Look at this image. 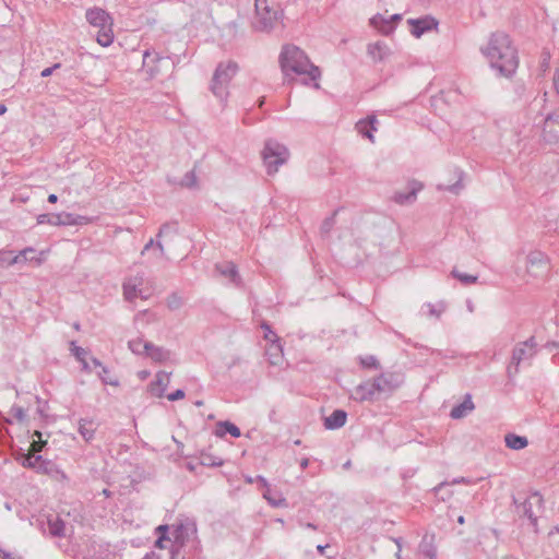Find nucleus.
Here are the masks:
<instances>
[{
    "label": "nucleus",
    "mask_w": 559,
    "mask_h": 559,
    "mask_svg": "<svg viewBox=\"0 0 559 559\" xmlns=\"http://www.w3.org/2000/svg\"><path fill=\"white\" fill-rule=\"evenodd\" d=\"M61 68V63L57 62L55 64H52L51 67L49 68H46L44 69L41 72H40V76L41 78H48L57 69H60Z\"/></svg>",
    "instance_id": "obj_53"
},
{
    "label": "nucleus",
    "mask_w": 559,
    "mask_h": 559,
    "mask_svg": "<svg viewBox=\"0 0 559 559\" xmlns=\"http://www.w3.org/2000/svg\"><path fill=\"white\" fill-rule=\"evenodd\" d=\"M421 189V185L418 187H412L408 192H396L394 195V201L399 204H407L412 203L416 200V193Z\"/></svg>",
    "instance_id": "obj_31"
},
{
    "label": "nucleus",
    "mask_w": 559,
    "mask_h": 559,
    "mask_svg": "<svg viewBox=\"0 0 559 559\" xmlns=\"http://www.w3.org/2000/svg\"><path fill=\"white\" fill-rule=\"evenodd\" d=\"M70 345L72 355L76 358L78 361H83V359L86 358L88 352L85 348L78 346L74 341H72Z\"/></svg>",
    "instance_id": "obj_43"
},
{
    "label": "nucleus",
    "mask_w": 559,
    "mask_h": 559,
    "mask_svg": "<svg viewBox=\"0 0 559 559\" xmlns=\"http://www.w3.org/2000/svg\"><path fill=\"white\" fill-rule=\"evenodd\" d=\"M379 383H376L373 379H369L356 385L352 391L349 399L358 402H374L379 400Z\"/></svg>",
    "instance_id": "obj_10"
},
{
    "label": "nucleus",
    "mask_w": 559,
    "mask_h": 559,
    "mask_svg": "<svg viewBox=\"0 0 559 559\" xmlns=\"http://www.w3.org/2000/svg\"><path fill=\"white\" fill-rule=\"evenodd\" d=\"M185 397V391L182 389H177L176 391L169 393L167 399L171 402L179 401Z\"/></svg>",
    "instance_id": "obj_51"
},
{
    "label": "nucleus",
    "mask_w": 559,
    "mask_h": 559,
    "mask_svg": "<svg viewBox=\"0 0 559 559\" xmlns=\"http://www.w3.org/2000/svg\"><path fill=\"white\" fill-rule=\"evenodd\" d=\"M536 347L537 343L535 341L534 336H531L525 342L519 343L513 352H512V360L511 364L508 366V376L511 378L513 374L518 373L519 371V365L526 360L532 358L536 354Z\"/></svg>",
    "instance_id": "obj_9"
},
{
    "label": "nucleus",
    "mask_w": 559,
    "mask_h": 559,
    "mask_svg": "<svg viewBox=\"0 0 559 559\" xmlns=\"http://www.w3.org/2000/svg\"><path fill=\"white\" fill-rule=\"evenodd\" d=\"M255 20L253 27L258 32H270L274 28L282 12L271 8L266 0H255Z\"/></svg>",
    "instance_id": "obj_7"
},
{
    "label": "nucleus",
    "mask_w": 559,
    "mask_h": 559,
    "mask_svg": "<svg viewBox=\"0 0 559 559\" xmlns=\"http://www.w3.org/2000/svg\"><path fill=\"white\" fill-rule=\"evenodd\" d=\"M527 271L531 272L534 276L538 275L537 271H543L547 269V255L538 250L531 251L526 257Z\"/></svg>",
    "instance_id": "obj_15"
},
{
    "label": "nucleus",
    "mask_w": 559,
    "mask_h": 559,
    "mask_svg": "<svg viewBox=\"0 0 559 559\" xmlns=\"http://www.w3.org/2000/svg\"><path fill=\"white\" fill-rule=\"evenodd\" d=\"M506 445L512 450H522L527 447L528 440L526 437L515 433H507L504 437Z\"/></svg>",
    "instance_id": "obj_29"
},
{
    "label": "nucleus",
    "mask_w": 559,
    "mask_h": 559,
    "mask_svg": "<svg viewBox=\"0 0 559 559\" xmlns=\"http://www.w3.org/2000/svg\"><path fill=\"white\" fill-rule=\"evenodd\" d=\"M347 420V413L343 409H335L332 414L324 418V428L335 430L343 427Z\"/></svg>",
    "instance_id": "obj_20"
},
{
    "label": "nucleus",
    "mask_w": 559,
    "mask_h": 559,
    "mask_svg": "<svg viewBox=\"0 0 559 559\" xmlns=\"http://www.w3.org/2000/svg\"><path fill=\"white\" fill-rule=\"evenodd\" d=\"M11 415L20 423L24 421L26 414L23 407L13 405L10 411Z\"/></svg>",
    "instance_id": "obj_47"
},
{
    "label": "nucleus",
    "mask_w": 559,
    "mask_h": 559,
    "mask_svg": "<svg viewBox=\"0 0 559 559\" xmlns=\"http://www.w3.org/2000/svg\"><path fill=\"white\" fill-rule=\"evenodd\" d=\"M216 269L222 275L229 277L234 284H240L238 269L236 264H234L233 262H227L226 264L223 265H216Z\"/></svg>",
    "instance_id": "obj_27"
},
{
    "label": "nucleus",
    "mask_w": 559,
    "mask_h": 559,
    "mask_svg": "<svg viewBox=\"0 0 559 559\" xmlns=\"http://www.w3.org/2000/svg\"><path fill=\"white\" fill-rule=\"evenodd\" d=\"M35 250L31 247L21 250L17 254L13 251H0V263L8 266L17 264L20 262H26L27 253H34Z\"/></svg>",
    "instance_id": "obj_16"
},
{
    "label": "nucleus",
    "mask_w": 559,
    "mask_h": 559,
    "mask_svg": "<svg viewBox=\"0 0 559 559\" xmlns=\"http://www.w3.org/2000/svg\"><path fill=\"white\" fill-rule=\"evenodd\" d=\"M47 525H48L49 535L51 537H64L66 536V523L60 516L49 515L47 518Z\"/></svg>",
    "instance_id": "obj_22"
},
{
    "label": "nucleus",
    "mask_w": 559,
    "mask_h": 559,
    "mask_svg": "<svg viewBox=\"0 0 559 559\" xmlns=\"http://www.w3.org/2000/svg\"><path fill=\"white\" fill-rule=\"evenodd\" d=\"M47 444V441H44L41 439L34 440L31 444V452L33 453H39L43 451L44 447Z\"/></svg>",
    "instance_id": "obj_49"
},
{
    "label": "nucleus",
    "mask_w": 559,
    "mask_h": 559,
    "mask_svg": "<svg viewBox=\"0 0 559 559\" xmlns=\"http://www.w3.org/2000/svg\"><path fill=\"white\" fill-rule=\"evenodd\" d=\"M36 473L44 474V475H53L58 474L62 479L67 478V475L63 471L59 469L58 466L49 460H45L41 462L37 467L35 468Z\"/></svg>",
    "instance_id": "obj_28"
},
{
    "label": "nucleus",
    "mask_w": 559,
    "mask_h": 559,
    "mask_svg": "<svg viewBox=\"0 0 559 559\" xmlns=\"http://www.w3.org/2000/svg\"><path fill=\"white\" fill-rule=\"evenodd\" d=\"M549 60H550V53L549 52H543L542 67L545 68V69L548 68Z\"/></svg>",
    "instance_id": "obj_58"
},
{
    "label": "nucleus",
    "mask_w": 559,
    "mask_h": 559,
    "mask_svg": "<svg viewBox=\"0 0 559 559\" xmlns=\"http://www.w3.org/2000/svg\"><path fill=\"white\" fill-rule=\"evenodd\" d=\"M425 307L428 308V314L437 319H439L441 314L445 311V304L442 301L438 302L437 305L428 302L425 305Z\"/></svg>",
    "instance_id": "obj_37"
},
{
    "label": "nucleus",
    "mask_w": 559,
    "mask_h": 559,
    "mask_svg": "<svg viewBox=\"0 0 559 559\" xmlns=\"http://www.w3.org/2000/svg\"><path fill=\"white\" fill-rule=\"evenodd\" d=\"M86 21L93 26L98 28L96 33L97 43L107 47L114 41L112 19L100 8L88 9L85 13Z\"/></svg>",
    "instance_id": "obj_3"
},
{
    "label": "nucleus",
    "mask_w": 559,
    "mask_h": 559,
    "mask_svg": "<svg viewBox=\"0 0 559 559\" xmlns=\"http://www.w3.org/2000/svg\"><path fill=\"white\" fill-rule=\"evenodd\" d=\"M145 355L156 362H164L170 358V350L160 346H156L151 342L143 345Z\"/></svg>",
    "instance_id": "obj_17"
},
{
    "label": "nucleus",
    "mask_w": 559,
    "mask_h": 559,
    "mask_svg": "<svg viewBox=\"0 0 559 559\" xmlns=\"http://www.w3.org/2000/svg\"><path fill=\"white\" fill-rule=\"evenodd\" d=\"M156 532H157L158 535L168 536L169 526L166 525V524H162V525L156 527Z\"/></svg>",
    "instance_id": "obj_57"
},
{
    "label": "nucleus",
    "mask_w": 559,
    "mask_h": 559,
    "mask_svg": "<svg viewBox=\"0 0 559 559\" xmlns=\"http://www.w3.org/2000/svg\"><path fill=\"white\" fill-rule=\"evenodd\" d=\"M78 430L86 442H91L95 437L96 426L92 419L81 418Z\"/></svg>",
    "instance_id": "obj_25"
},
{
    "label": "nucleus",
    "mask_w": 559,
    "mask_h": 559,
    "mask_svg": "<svg viewBox=\"0 0 559 559\" xmlns=\"http://www.w3.org/2000/svg\"><path fill=\"white\" fill-rule=\"evenodd\" d=\"M483 52L488 58L491 68L497 70L499 75L511 78L515 73L519 67V56L508 34L503 32L493 33Z\"/></svg>",
    "instance_id": "obj_1"
},
{
    "label": "nucleus",
    "mask_w": 559,
    "mask_h": 559,
    "mask_svg": "<svg viewBox=\"0 0 559 559\" xmlns=\"http://www.w3.org/2000/svg\"><path fill=\"white\" fill-rule=\"evenodd\" d=\"M263 498L273 507H280L285 502V499L280 495V492L271 487L263 490Z\"/></svg>",
    "instance_id": "obj_32"
},
{
    "label": "nucleus",
    "mask_w": 559,
    "mask_h": 559,
    "mask_svg": "<svg viewBox=\"0 0 559 559\" xmlns=\"http://www.w3.org/2000/svg\"><path fill=\"white\" fill-rule=\"evenodd\" d=\"M546 348H548L549 350H552V349H558V352L552 356V361L554 364H559V342H548L546 345H545Z\"/></svg>",
    "instance_id": "obj_50"
},
{
    "label": "nucleus",
    "mask_w": 559,
    "mask_h": 559,
    "mask_svg": "<svg viewBox=\"0 0 559 559\" xmlns=\"http://www.w3.org/2000/svg\"><path fill=\"white\" fill-rule=\"evenodd\" d=\"M197 182L198 180L194 170H190L186 173V175L179 181V185L186 188H194L197 186Z\"/></svg>",
    "instance_id": "obj_41"
},
{
    "label": "nucleus",
    "mask_w": 559,
    "mask_h": 559,
    "mask_svg": "<svg viewBox=\"0 0 559 559\" xmlns=\"http://www.w3.org/2000/svg\"><path fill=\"white\" fill-rule=\"evenodd\" d=\"M338 210H335L331 216L326 217L321 224V233L329 234L335 224V217Z\"/></svg>",
    "instance_id": "obj_44"
},
{
    "label": "nucleus",
    "mask_w": 559,
    "mask_h": 559,
    "mask_svg": "<svg viewBox=\"0 0 559 559\" xmlns=\"http://www.w3.org/2000/svg\"><path fill=\"white\" fill-rule=\"evenodd\" d=\"M359 362L362 368H367V369L380 368V364H379L378 359L372 355L360 357Z\"/></svg>",
    "instance_id": "obj_40"
},
{
    "label": "nucleus",
    "mask_w": 559,
    "mask_h": 559,
    "mask_svg": "<svg viewBox=\"0 0 559 559\" xmlns=\"http://www.w3.org/2000/svg\"><path fill=\"white\" fill-rule=\"evenodd\" d=\"M15 460L25 468L34 469L37 467L36 464L33 463V453H25L23 449H20L19 455Z\"/></svg>",
    "instance_id": "obj_33"
},
{
    "label": "nucleus",
    "mask_w": 559,
    "mask_h": 559,
    "mask_svg": "<svg viewBox=\"0 0 559 559\" xmlns=\"http://www.w3.org/2000/svg\"><path fill=\"white\" fill-rule=\"evenodd\" d=\"M38 225L49 224L51 226H78L86 225L90 218L68 212L39 214L36 218Z\"/></svg>",
    "instance_id": "obj_8"
},
{
    "label": "nucleus",
    "mask_w": 559,
    "mask_h": 559,
    "mask_svg": "<svg viewBox=\"0 0 559 559\" xmlns=\"http://www.w3.org/2000/svg\"><path fill=\"white\" fill-rule=\"evenodd\" d=\"M370 24L378 28L382 34L384 35H388L390 34L393 29H394V26L391 24V21H389L388 19H385L383 15H381L380 13L373 15L371 19H370Z\"/></svg>",
    "instance_id": "obj_30"
},
{
    "label": "nucleus",
    "mask_w": 559,
    "mask_h": 559,
    "mask_svg": "<svg viewBox=\"0 0 559 559\" xmlns=\"http://www.w3.org/2000/svg\"><path fill=\"white\" fill-rule=\"evenodd\" d=\"M309 463H310V461H309V459H308V457H304V459H301V461H300V467H301V469H302V471H304V469H306V468L309 466Z\"/></svg>",
    "instance_id": "obj_63"
},
{
    "label": "nucleus",
    "mask_w": 559,
    "mask_h": 559,
    "mask_svg": "<svg viewBox=\"0 0 559 559\" xmlns=\"http://www.w3.org/2000/svg\"><path fill=\"white\" fill-rule=\"evenodd\" d=\"M123 295H124V298L129 301H132L133 299H135L138 296H141V290L138 292L136 289V286L135 285H131L130 283H124L123 284Z\"/></svg>",
    "instance_id": "obj_39"
},
{
    "label": "nucleus",
    "mask_w": 559,
    "mask_h": 559,
    "mask_svg": "<svg viewBox=\"0 0 559 559\" xmlns=\"http://www.w3.org/2000/svg\"><path fill=\"white\" fill-rule=\"evenodd\" d=\"M144 343L145 342L142 338L138 337L135 340L129 341L128 346L132 353L140 355L143 353L145 354V352L143 349Z\"/></svg>",
    "instance_id": "obj_45"
},
{
    "label": "nucleus",
    "mask_w": 559,
    "mask_h": 559,
    "mask_svg": "<svg viewBox=\"0 0 559 559\" xmlns=\"http://www.w3.org/2000/svg\"><path fill=\"white\" fill-rule=\"evenodd\" d=\"M177 233V223H165L160 226L159 231L156 236V238H160L164 235H167L168 233Z\"/></svg>",
    "instance_id": "obj_48"
},
{
    "label": "nucleus",
    "mask_w": 559,
    "mask_h": 559,
    "mask_svg": "<svg viewBox=\"0 0 559 559\" xmlns=\"http://www.w3.org/2000/svg\"><path fill=\"white\" fill-rule=\"evenodd\" d=\"M378 123V120L376 116H369L366 119L359 120L356 124L358 132L369 139L371 142H374L373 139V131L377 130L376 124Z\"/></svg>",
    "instance_id": "obj_21"
},
{
    "label": "nucleus",
    "mask_w": 559,
    "mask_h": 559,
    "mask_svg": "<svg viewBox=\"0 0 559 559\" xmlns=\"http://www.w3.org/2000/svg\"><path fill=\"white\" fill-rule=\"evenodd\" d=\"M81 365H82V371L84 372H92V368L90 367V364L88 361L85 359H83V361H80Z\"/></svg>",
    "instance_id": "obj_60"
},
{
    "label": "nucleus",
    "mask_w": 559,
    "mask_h": 559,
    "mask_svg": "<svg viewBox=\"0 0 559 559\" xmlns=\"http://www.w3.org/2000/svg\"><path fill=\"white\" fill-rule=\"evenodd\" d=\"M238 71V64L234 61L221 62L213 74L211 91L221 102L228 97V85Z\"/></svg>",
    "instance_id": "obj_4"
},
{
    "label": "nucleus",
    "mask_w": 559,
    "mask_h": 559,
    "mask_svg": "<svg viewBox=\"0 0 559 559\" xmlns=\"http://www.w3.org/2000/svg\"><path fill=\"white\" fill-rule=\"evenodd\" d=\"M373 380L379 383L380 395L391 394L403 384L404 376L401 372H382Z\"/></svg>",
    "instance_id": "obj_11"
},
{
    "label": "nucleus",
    "mask_w": 559,
    "mask_h": 559,
    "mask_svg": "<svg viewBox=\"0 0 559 559\" xmlns=\"http://www.w3.org/2000/svg\"><path fill=\"white\" fill-rule=\"evenodd\" d=\"M389 21H391V24L395 27V24L402 20V15L401 14H393L390 16V19H388Z\"/></svg>",
    "instance_id": "obj_59"
},
{
    "label": "nucleus",
    "mask_w": 559,
    "mask_h": 559,
    "mask_svg": "<svg viewBox=\"0 0 559 559\" xmlns=\"http://www.w3.org/2000/svg\"><path fill=\"white\" fill-rule=\"evenodd\" d=\"M167 540H169V536L158 535L157 539L155 540V547L164 548V542Z\"/></svg>",
    "instance_id": "obj_56"
},
{
    "label": "nucleus",
    "mask_w": 559,
    "mask_h": 559,
    "mask_svg": "<svg viewBox=\"0 0 559 559\" xmlns=\"http://www.w3.org/2000/svg\"><path fill=\"white\" fill-rule=\"evenodd\" d=\"M367 52L373 61H382L390 53V49L384 43L377 41L368 45Z\"/></svg>",
    "instance_id": "obj_23"
},
{
    "label": "nucleus",
    "mask_w": 559,
    "mask_h": 559,
    "mask_svg": "<svg viewBox=\"0 0 559 559\" xmlns=\"http://www.w3.org/2000/svg\"><path fill=\"white\" fill-rule=\"evenodd\" d=\"M261 329L264 331V340L267 341L269 343H272V348H275L277 350L278 356L283 350L281 338L272 330L271 325L267 322L263 321L261 323Z\"/></svg>",
    "instance_id": "obj_26"
},
{
    "label": "nucleus",
    "mask_w": 559,
    "mask_h": 559,
    "mask_svg": "<svg viewBox=\"0 0 559 559\" xmlns=\"http://www.w3.org/2000/svg\"><path fill=\"white\" fill-rule=\"evenodd\" d=\"M171 559H183V557L180 556L179 549H171Z\"/></svg>",
    "instance_id": "obj_62"
},
{
    "label": "nucleus",
    "mask_w": 559,
    "mask_h": 559,
    "mask_svg": "<svg viewBox=\"0 0 559 559\" xmlns=\"http://www.w3.org/2000/svg\"><path fill=\"white\" fill-rule=\"evenodd\" d=\"M200 463L203 466H209V467L222 466L224 464L222 459L214 456L213 454L206 453V452L201 453Z\"/></svg>",
    "instance_id": "obj_34"
},
{
    "label": "nucleus",
    "mask_w": 559,
    "mask_h": 559,
    "mask_svg": "<svg viewBox=\"0 0 559 559\" xmlns=\"http://www.w3.org/2000/svg\"><path fill=\"white\" fill-rule=\"evenodd\" d=\"M418 554L426 557L427 559H433L438 557L435 533H426L423 536L418 545Z\"/></svg>",
    "instance_id": "obj_14"
},
{
    "label": "nucleus",
    "mask_w": 559,
    "mask_h": 559,
    "mask_svg": "<svg viewBox=\"0 0 559 559\" xmlns=\"http://www.w3.org/2000/svg\"><path fill=\"white\" fill-rule=\"evenodd\" d=\"M170 383V372L158 371L155 376V380L148 385V392L151 395L156 397L164 396L167 386Z\"/></svg>",
    "instance_id": "obj_13"
},
{
    "label": "nucleus",
    "mask_w": 559,
    "mask_h": 559,
    "mask_svg": "<svg viewBox=\"0 0 559 559\" xmlns=\"http://www.w3.org/2000/svg\"><path fill=\"white\" fill-rule=\"evenodd\" d=\"M182 306V299L176 293L171 294L167 298V307L170 310H178Z\"/></svg>",
    "instance_id": "obj_46"
},
{
    "label": "nucleus",
    "mask_w": 559,
    "mask_h": 559,
    "mask_svg": "<svg viewBox=\"0 0 559 559\" xmlns=\"http://www.w3.org/2000/svg\"><path fill=\"white\" fill-rule=\"evenodd\" d=\"M164 60V58L155 50H145L143 53V67L146 68V72L151 78L156 76L158 69L156 63Z\"/></svg>",
    "instance_id": "obj_19"
},
{
    "label": "nucleus",
    "mask_w": 559,
    "mask_h": 559,
    "mask_svg": "<svg viewBox=\"0 0 559 559\" xmlns=\"http://www.w3.org/2000/svg\"><path fill=\"white\" fill-rule=\"evenodd\" d=\"M45 459L40 454H33V463L39 465Z\"/></svg>",
    "instance_id": "obj_61"
},
{
    "label": "nucleus",
    "mask_w": 559,
    "mask_h": 559,
    "mask_svg": "<svg viewBox=\"0 0 559 559\" xmlns=\"http://www.w3.org/2000/svg\"><path fill=\"white\" fill-rule=\"evenodd\" d=\"M301 526L306 527V528H310V530H318V526L314 524V523H311V522H308V523H301L300 524Z\"/></svg>",
    "instance_id": "obj_64"
},
{
    "label": "nucleus",
    "mask_w": 559,
    "mask_h": 559,
    "mask_svg": "<svg viewBox=\"0 0 559 559\" xmlns=\"http://www.w3.org/2000/svg\"><path fill=\"white\" fill-rule=\"evenodd\" d=\"M451 275L454 278L459 280L464 285L475 284L477 282V280H478L477 275H471V274L462 273V272L457 271L456 269H453L451 271Z\"/></svg>",
    "instance_id": "obj_35"
},
{
    "label": "nucleus",
    "mask_w": 559,
    "mask_h": 559,
    "mask_svg": "<svg viewBox=\"0 0 559 559\" xmlns=\"http://www.w3.org/2000/svg\"><path fill=\"white\" fill-rule=\"evenodd\" d=\"M226 433H229L234 438H239L241 436L240 429L231 421H218L216 424L215 435L223 438Z\"/></svg>",
    "instance_id": "obj_24"
},
{
    "label": "nucleus",
    "mask_w": 559,
    "mask_h": 559,
    "mask_svg": "<svg viewBox=\"0 0 559 559\" xmlns=\"http://www.w3.org/2000/svg\"><path fill=\"white\" fill-rule=\"evenodd\" d=\"M109 369L106 366H103L100 368V371L98 372V377L100 378L102 382L105 384L117 386L119 385V381L117 379L109 378Z\"/></svg>",
    "instance_id": "obj_42"
},
{
    "label": "nucleus",
    "mask_w": 559,
    "mask_h": 559,
    "mask_svg": "<svg viewBox=\"0 0 559 559\" xmlns=\"http://www.w3.org/2000/svg\"><path fill=\"white\" fill-rule=\"evenodd\" d=\"M474 408H475V405H474V403L472 401V395L469 393H467L464 396L463 402H461L460 404L455 405L451 409L450 416L453 419H461V418H464L465 416H467V414L471 413L472 411H474Z\"/></svg>",
    "instance_id": "obj_18"
},
{
    "label": "nucleus",
    "mask_w": 559,
    "mask_h": 559,
    "mask_svg": "<svg viewBox=\"0 0 559 559\" xmlns=\"http://www.w3.org/2000/svg\"><path fill=\"white\" fill-rule=\"evenodd\" d=\"M153 247H155V249L158 251L159 257H164L165 249H164V246H163L162 241L159 240V238H157L156 241L154 239H150L145 243L141 254L144 255Z\"/></svg>",
    "instance_id": "obj_38"
},
{
    "label": "nucleus",
    "mask_w": 559,
    "mask_h": 559,
    "mask_svg": "<svg viewBox=\"0 0 559 559\" xmlns=\"http://www.w3.org/2000/svg\"><path fill=\"white\" fill-rule=\"evenodd\" d=\"M267 353L270 354L271 356V364L272 365H277L278 364V360L282 358L283 356V352L277 356V350L275 348H272V344L270 345V348L267 349Z\"/></svg>",
    "instance_id": "obj_52"
},
{
    "label": "nucleus",
    "mask_w": 559,
    "mask_h": 559,
    "mask_svg": "<svg viewBox=\"0 0 559 559\" xmlns=\"http://www.w3.org/2000/svg\"><path fill=\"white\" fill-rule=\"evenodd\" d=\"M183 531H185V526L182 524H179L176 526V528L174 530V533H173L176 542H178L180 538H182Z\"/></svg>",
    "instance_id": "obj_55"
},
{
    "label": "nucleus",
    "mask_w": 559,
    "mask_h": 559,
    "mask_svg": "<svg viewBox=\"0 0 559 559\" xmlns=\"http://www.w3.org/2000/svg\"><path fill=\"white\" fill-rule=\"evenodd\" d=\"M408 23L411 24V33L413 36L419 38L426 32L431 31L438 26V22L431 16H425L420 19H409Z\"/></svg>",
    "instance_id": "obj_12"
},
{
    "label": "nucleus",
    "mask_w": 559,
    "mask_h": 559,
    "mask_svg": "<svg viewBox=\"0 0 559 559\" xmlns=\"http://www.w3.org/2000/svg\"><path fill=\"white\" fill-rule=\"evenodd\" d=\"M513 502L516 508V512L528 519L534 531L537 532L538 514L545 509V501L539 491L532 492L523 501L519 502L516 498H513Z\"/></svg>",
    "instance_id": "obj_6"
},
{
    "label": "nucleus",
    "mask_w": 559,
    "mask_h": 559,
    "mask_svg": "<svg viewBox=\"0 0 559 559\" xmlns=\"http://www.w3.org/2000/svg\"><path fill=\"white\" fill-rule=\"evenodd\" d=\"M280 64L285 76L293 72L298 75L307 74L310 80L316 81L321 75L319 68L312 64L307 55L295 45H285L282 48Z\"/></svg>",
    "instance_id": "obj_2"
},
{
    "label": "nucleus",
    "mask_w": 559,
    "mask_h": 559,
    "mask_svg": "<svg viewBox=\"0 0 559 559\" xmlns=\"http://www.w3.org/2000/svg\"><path fill=\"white\" fill-rule=\"evenodd\" d=\"M456 174H457L459 179L456 180L455 183L449 185V186L438 185V189L457 194L460 192V190L463 188V185H462L463 171H456Z\"/></svg>",
    "instance_id": "obj_36"
},
{
    "label": "nucleus",
    "mask_w": 559,
    "mask_h": 559,
    "mask_svg": "<svg viewBox=\"0 0 559 559\" xmlns=\"http://www.w3.org/2000/svg\"><path fill=\"white\" fill-rule=\"evenodd\" d=\"M263 164L266 168L267 175L272 176L278 171L280 166L284 165L289 157L288 148L273 140L265 142L262 151Z\"/></svg>",
    "instance_id": "obj_5"
},
{
    "label": "nucleus",
    "mask_w": 559,
    "mask_h": 559,
    "mask_svg": "<svg viewBox=\"0 0 559 559\" xmlns=\"http://www.w3.org/2000/svg\"><path fill=\"white\" fill-rule=\"evenodd\" d=\"M255 483L259 485V487L263 490L270 488V484L269 481L266 480L265 477H263L262 475H258L255 476Z\"/></svg>",
    "instance_id": "obj_54"
}]
</instances>
